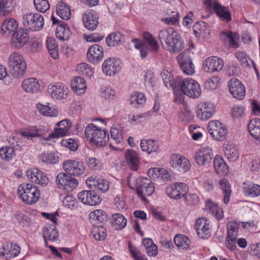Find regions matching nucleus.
Listing matches in <instances>:
<instances>
[{"label":"nucleus","instance_id":"obj_1","mask_svg":"<svg viewBox=\"0 0 260 260\" xmlns=\"http://www.w3.org/2000/svg\"><path fill=\"white\" fill-rule=\"evenodd\" d=\"M143 41L137 39L132 40L136 49L140 51L142 58H145L150 50L152 52L157 51L159 46L157 41L148 32H144L143 35Z\"/></svg>","mask_w":260,"mask_h":260},{"label":"nucleus","instance_id":"obj_2","mask_svg":"<svg viewBox=\"0 0 260 260\" xmlns=\"http://www.w3.org/2000/svg\"><path fill=\"white\" fill-rule=\"evenodd\" d=\"M84 133L86 138L97 146H104L109 140L107 131L98 128L93 123L89 124L86 127Z\"/></svg>","mask_w":260,"mask_h":260},{"label":"nucleus","instance_id":"obj_3","mask_svg":"<svg viewBox=\"0 0 260 260\" xmlns=\"http://www.w3.org/2000/svg\"><path fill=\"white\" fill-rule=\"evenodd\" d=\"M8 69L10 74L14 78H20L23 76L26 69V63L20 54L14 52L10 55Z\"/></svg>","mask_w":260,"mask_h":260},{"label":"nucleus","instance_id":"obj_4","mask_svg":"<svg viewBox=\"0 0 260 260\" xmlns=\"http://www.w3.org/2000/svg\"><path fill=\"white\" fill-rule=\"evenodd\" d=\"M17 193L24 202L29 205L36 203L40 197L38 187L30 183L20 185L17 189Z\"/></svg>","mask_w":260,"mask_h":260},{"label":"nucleus","instance_id":"obj_5","mask_svg":"<svg viewBox=\"0 0 260 260\" xmlns=\"http://www.w3.org/2000/svg\"><path fill=\"white\" fill-rule=\"evenodd\" d=\"M179 89L187 96L196 98L200 96L201 90L198 83L191 78H186L181 82L179 80V85L177 86Z\"/></svg>","mask_w":260,"mask_h":260},{"label":"nucleus","instance_id":"obj_6","mask_svg":"<svg viewBox=\"0 0 260 260\" xmlns=\"http://www.w3.org/2000/svg\"><path fill=\"white\" fill-rule=\"evenodd\" d=\"M22 24L32 31H38L44 26V18L38 13H27L22 16Z\"/></svg>","mask_w":260,"mask_h":260},{"label":"nucleus","instance_id":"obj_7","mask_svg":"<svg viewBox=\"0 0 260 260\" xmlns=\"http://www.w3.org/2000/svg\"><path fill=\"white\" fill-rule=\"evenodd\" d=\"M208 131L215 140L219 141L224 140L228 133L226 126L218 120L209 122Z\"/></svg>","mask_w":260,"mask_h":260},{"label":"nucleus","instance_id":"obj_8","mask_svg":"<svg viewBox=\"0 0 260 260\" xmlns=\"http://www.w3.org/2000/svg\"><path fill=\"white\" fill-rule=\"evenodd\" d=\"M62 168L67 174L75 177L80 176L85 172L83 162L76 160L69 159L64 161Z\"/></svg>","mask_w":260,"mask_h":260},{"label":"nucleus","instance_id":"obj_9","mask_svg":"<svg viewBox=\"0 0 260 260\" xmlns=\"http://www.w3.org/2000/svg\"><path fill=\"white\" fill-rule=\"evenodd\" d=\"M154 191L152 181L147 177L141 178L138 183L137 191L138 195L144 202H148L146 196H151Z\"/></svg>","mask_w":260,"mask_h":260},{"label":"nucleus","instance_id":"obj_10","mask_svg":"<svg viewBox=\"0 0 260 260\" xmlns=\"http://www.w3.org/2000/svg\"><path fill=\"white\" fill-rule=\"evenodd\" d=\"M69 175L63 173H59L57 175L56 183L58 188L68 190L76 188L78 185V181Z\"/></svg>","mask_w":260,"mask_h":260},{"label":"nucleus","instance_id":"obj_11","mask_svg":"<svg viewBox=\"0 0 260 260\" xmlns=\"http://www.w3.org/2000/svg\"><path fill=\"white\" fill-rule=\"evenodd\" d=\"M188 187L184 183H175L166 189L167 194L172 199L178 200L184 197L187 192Z\"/></svg>","mask_w":260,"mask_h":260},{"label":"nucleus","instance_id":"obj_12","mask_svg":"<svg viewBox=\"0 0 260 260\" xmlns=\"http://www.w3.org/2000/svg\"><path fill=\"white\" fill-rule=\"evenodd\" d=\"M121 69L120 60L113 57L106 59L102 64L103 73L107 76H114Z\"/></svg>","mask_w":260,"mask_h":260},{"label":"nucleus","instance_id":"obj_13","mask_svg":"<svg viewBox=\"0 0 260 260\" xmlns=\"http://www.w3.org/2000/svg\"><path fill=\"white\" fill-rule=\"evenodd\" d=\"M215 112V106L209 102L202 103L198 105L197 116L201 120L205 121L210 118Z\"/></svg>","mask_w":260,"mask_h":260},{"label":"nucleus","instance_id":"obj_14","mask_svg":"<svg viewBox=\"0 0 260 260\" xmlns=\"http://www.w3.org/2000/svg\"><path fill=\"white\" fill-rule=\"evenodd\" d=\"M223 60L217 56L207 58L203 64V69L206 72L213 73L220 71L223 67Z\"/></svg>","mask_w":260,"mask_h":260},{"label":"nucleus","instance_id":"obj_15","mask_svg":"<svg viewBox=\"0 0 260 260\" xmlns=\"http://www.w3.org/2000/svg\"><path fill=\"white\" fill-rule=\"evenodd\" d=\"M78 198L81 202L90 206H95L102 200L94 191L83 190L78 193Z\"/></svg>","mask_w":260,"mask_h":260},{"label":"nucleus","instance_id":"obj_16","mask_svg":"<svg viewBox=\"0 0 260 260\" xmlns=\"http://www.w3.org/2000/svg\"><path fill=\"white\" fill-rule=\"evenodd\" d=\"M180 67L183 72L188 75H191L195 72L194 67L190 58L182 52L177 57Z\"/></svg>","mask_w":260,"mask_h":260},{"label":"nucleus","instance_id":"obj_17","mask_svg":"<svg viewBox=\"0 0 260 260\" xmlns=\"http://www.w3.org/2000/svg\"><path fill=\"white\" fill-rule=\"evenodd\" d=\"M213 156L212 150L204 147L197 151L194 155V160L199 165L205 166L211 162Z\"/></svg>","mask_w":260,"mask_h":260},{"label":"nucleus","instance_id":"obj_18","mask_svg":"<svg viewBox=\"0 0 260 260\" xmlns=\"http://www.w3.org/2000/svg\"><path fill=\"white\" fill-rule=\"evenodd\" d=\"M230 93L237 99H242L245 95V88L242 83L236 78H232L229 82Z\"/></svg>","mask_w":260,"mask_h":260},{"label":"nucleus","instance_id":"obj_19","mask_svg":"<svg viewBox=\"0 0 260 260\" xmlns=\"http://www.w3.org/2000/svg\"><path fill=\"white\" fill-rule=\"evenodd\" d=\"M27 177L32 182L38 184L42 186H46L48 182L47 177L44 173L37 168L28 169L26 172Z\"/></svg>","mask_w":260,"mask_h":260},{"label":"nucleus","instance_id":"obj_20","mask_svg":"<svg viewBox=\"0 0 260 260\" xmlns=\"http://www.w3.org/2000/svg\"><path fill=\"white\" fill-rule=\"evenodd\" d=\"M170 164L172 167L177 168L180 172H186L190 169V164L188 159L180 154H172Z\"/></svg>","mask_w":260,"mask_h":260},{"label":"nucleus","instance_id":"obj_21","mask_svg":"<svg viewBox=\"0 0 260 260\" xmlns=\"http://www.w3.org/2000/svg\"><path fill=\"white\" fill-rule=\"evenodd\" d=\"M28 40V35L26 29L20 28L13 34L12 38V45L16 49H19L23 46Z\"/></svg>","mask_w":260,"mask_h":260},{"label":"nucleus","instance_id":"obj_22","mask_svg":"<svg viewBox=\"0 0 260 260\" xmlns=\"http://www.w3.org/2000/svg\"><path fill=\"white\" fill-rule=\"evenodd\" d=\"M83 22L85 27L89 30H94L99 23L98 14L93 10L86 11L83 15Z\"/></svg>","mask_w":260,"mask_h":260},{"label":"nucleus","instance_id":"obj_23","mask_svg":"<svg viewBox=\"0 0 260 260\" xmlns=\"http://www.w3.org/2000/svg\"><path fill=\"white\" fill-rule=\"evenodd\" d=\"M51 19L53 24L59 23L55 31L56 38L61 41L68 40L70 38L71 32L67 24L63 21H59L54 16H52Z\"/></svg>","mask_w":260,"mask_h":260},{"label":"nucleus","instance_id":"obj_24","mask_svg":"<svg viewBox=\"0 0 260 260\" xmlns=\"http://www.w3.org/2000/svg\"><path fill=\"white\" fill-rule=\"evenodd\" d=\"M103 48L98 44H94L90 46L87 52L88 61L93 63H97L103 57Z\"/></svg>","mask_w":260,"mask_h":260},{"label":"nucleus","instance_id":"obj_25","mask_svg":"<svg viewBox=\"0 0 260 260\" xmlns=\"http://www.w3.org/2000/svg\"><path fill=\"white\" fill-rule=\"evenodd\" d=\"M196 229L199 237L207 239L210 236V224L206 218H200L196 222Z\"/></svg>","mask_w":260,"mask_h":260},{"label":"nucleus","instance_id":"obj_26","mask_svg":"<svg viewBox=\"0 0 260 260\" xmlns=\"http://www.w3.org/2000/svg\"><path fill=\"white\" fill-rule=\"evenodd\" d=\"M164 48L171 53H179L184 49V43L182 37L177 33Z\"/></svg>","mask_w":260,"mask_h":260},{"label":"nucleus","instance_id":"obj_27","mask_svg":"<svg viewBox=\"0 0 260 260\" xmlns=\"http://www.w3.org/2000/svg\"><path fill=\"white\" fill-rule=\"evenodd\" d=\"M177 33L173 27H168L159 31L158 38L161 45L164 47L171 41Z\"/></svg>","mask_w":260,"mask_h":260},{"label":"nucleus","instance_id":"obj_28","mask_svg":"<svg viewBox=\"0 0 260 260\" xmlns=\"http://www.w3.org/2000/svg\"><path fill=\"white\" fill-rule=\"evenodd\" d=\"M58 127L55 129L54 132L51 135L52 138L62 137L69 134V130L71 127V123L69 120H63L58 122Z\"/></svg>","mask_w":260,"mask_h":260},{"label":"nucleus","instance_id":"obj_29","mask_svg":"<svg viewBox=\"0 0 260 260\" xmlns=\"http://www.w3.org/2000/svg\"><path fill=\"white\" fill-rule=\"evenodd\" d=\"M20 252V247L16 244L6 243L3 246L1 254L5 256L6 258H13L17 256Z\"/></svg>","mask_w":260,"mask_h":260},{"label":"nucleus","instance_id":"obj_30","mask_svg":"<svg viewBox=\"0 0 260 260\" xmlns=\"http://www.w3.org/2000/svg\"><path fill=\"white\" fill-rule=\"evenodd\" d=\"M125 158L128 166L132 171H137L139 165V156L135 151L128 149L125 152Z\"/></svg>","mask_w":260,"mask_h":260},{"label":"nucleus","instance_id":"obj_31","mask_svg":"<svg viewBox=\"0 0 260 260\" xmlns=\"http://www.w3.org/2000/svg\"><path fill=\"white\" fill-rule=\"evenodd\" d=\"M235 56L243 68H248L250 67V63H251L253 67L257 76L259 77V74L258 69L256 68L255 63L249 58L246 52L238 51L236 53Z\"/></svg>","mask_w":260,"mask_h":260},{"label":"nucleus","instance_id":"obj_32","mask_svg":"<svg viewBox=\"0 0 260 260\" xmlns=\"http://www.w3.org/2000/svg\"><path fill=\"white\" fill-rule=\"evenodd\" d=\"M161 76L164 81L165 85L167 88L172 87L173 89L177 88V86L179 85V77H177L174 79L170 72L167 70H164L161 73Z\"/></svg>","mask_w":260,"mask_h":260},{"label":"nucleus","instance_id":"obj_33","mask_svg":"<svg viewBox=\"0 0 260 260\" xmlns=\"http://www.w3.org/2000/svg\"><path fill=\"white\" fill-rule=\"evenodd\" d=\"M21 87L26 92L34 93L39 90L40 84L37 79L28 78L23 80Z\"/></svg>","mask_w":260,"mask_h":260},{"label":"nucleus","instance_id":"obj_34","mask_svg":"<svg viewBox=\"0 0 260 260\" xmlns=\"http://www.w3.org/2000/svg\"><path fill=\"white\" fill-rule=\"evenodd\" d=\"M213 10L222 21L228 23L232 20L231 13L228 7L216 4Z\"/></svg>","mask_w":260,"mask_h":260},{"label":"nucleus","instance_id":"obj_35","mask_svg":"<svg viewBox=\"0 0 260 260\" xmlns=\"http://www.w3.org/2000/svg\"><path fill=\"white\" fill-rule=\"evenodd\" d=\"M66 89L62 84L56 85H49L48 87V92L51 95L52 98L56 99H62L64 98L66 93Z\"/></svg>","mask_w":260,"mask_h":260},{"label":"nucleus","instance_id":"obj_36","mask_svg":"<svg viewBox=\"0 0 260 260\" xmlns=\"http://www.w3.org/2000/svg\"><path fill=\"white\" fill-rule=\"evenodd\" d=\"M73 90L78 95L85 92L86 86L84 79L80 77H76L72 81L71 83Z\"/></svg>","mask_w":260,"mask_h":260},{"label":"nucleus","instance_id":"obj_37","mask_svg":"<svg viewBox=\"0 0 260 260\" xmlns=\"http://www.w3.org/2000/svg\"><path fill=\"white\" fill-rule=\"evenodd\" d=\"M18 26L17 21L12 18H6L2 25V30L7 34L14 33Z\"/></svg>","mask_w":260,"mask_h":260},{"label":"nucleus","instance_id":"obj_38","mask_svg":"<svg viewBox=\"0 0 260 260\" xmlns=\"http://www.w3.org/2000/svg\"><path fill=\"white\" fill-rule=\"evenodd\" d=\"M206 210L212 214L218 220H220L223 217V212L221 208L211 201L208 200L206 203Z\"/></svg>","mask_w":260,"mask_h":260},{"label":"nucleus","instance_id":"obj_39","mask_svg":"<svg viewBox=\"0 0 260 260\" xmlns=\"http://www.w3.org/2000/svg\"><path fill=\"white\" fill-rule=\"evenodd\" d=\"M213 166L215 172L220 175H225L228 173V166L222 157L216 155L213 160Z\"/></svg>","mask_w":260,"mask_h":260},{"label":"nucleus","instance_id":"obj_40","mask_svg":"<svg viewBox=\"0 0 260 260\" xmlns=\"http://www.w3.org/2000/svg\"><path fill=\"white\" fill-rule=\"evenodd\" d=\"M248 128L251 136L258 140L260 137V119L258 118L252 119L249 122Z\"/></svg>","mask_w":260,"mask_h":260},{"label":"nucleus","instance_id":"obj_41","mask_svg":"<svg viewBox=\"0 0 260 260\" xmlns=\"http://www.w3.org/2000/svg\"><path fill=\"white\" fill-rule=\"evenodd\" d=\"M145 102V96L142 92H135L132 93L129 99L131 105L137 108L142 107Z\"/></svg>","mask_w":260,"mask_h":260},{"label":"nucleus","instance_id":"obj_42","mask_svg":"<svg viewBox=\"0 0 260 260\" xmlns=\"http://www.w3.org/2000/svg\"><path fill=\"white\" fill-rule=\"evenodd\" d=\"M112 226L114 229L120 230L126 225L127 220L124 216L119 213L112 215Z\"/></svg>","mask_w":260,"mask_h":260},{"label":"nucleus","instance_id":"obj_43","mask_svg":"<svg viewBox=\"0 0 260 260\" xmlns=\"http://www.w3.org/2000/svg\"><path fill=\"white\" fill-rule=\"evenodd\" d=\"M140 146L142 151L149 154L157 151L159 148L157 143L153 140H142Z\"/></svg>","mask_w":260,"mask_h":260},{"label":"nucleus","instance_id":"obj_44","mask_svg":"<svg viewBox=\"0 0 260 260\" xmlns=\"http://www.w3.org/2000/svg\"><path fill=\"white\" fill-rule=\"evenodd\" d=\"M43 238L44 241L49 240L55 241L58 238V233L54 225L47 226L44 228L43 231Z\"/></svg>","mask_w":260,"mask_h":260},{"label":"nucleus","instance_id":"obj_45","mask_svg":"<svg viewBox=\"0 0 260 260\" xmlns=\"http://www.w3.org/2000/svg\"><path fill=\"white\" fill-rule=\"evenodd\" d=\"M220 38L222 40H224L225 43H229V46L234 48L239 47L236 42L237 34L232 31H223L220 34Z\"/></svg>","mask_w":260,"mask_h":260},{"label":"nucleus","instance_id":"obj_46","mask_svg":"<svg viewBox=\"0 0 260 260\" xmlns=\"http://www.w3.org/2000/svg\"><path fill=\"white\" fill-rule=\"evenodd\" d=\"M57 14L62 19L68 20L71 17L70 7L62 2H59L56 6Z\"/></svg>","mask_w":260,"mask_h":260},{"label":"nucleus","instance_id":"obj_47","mask_svg":"<svg viewBox=\"0 0 260 260\" xmlns=\"http://www.w3.org/2000/svg\"><path fill=\"white\" fill-rule=\"evenodd\" d=\"M219 187L222 190L223 193V201L226 204L230 201L231 195V187L229 181L223 178L221 179L219 183Z\"/></svg>","mask_w":260,"mask_h":260},{"label":"nucleus","instance_id":"obj_48","mask_svg":"<svg viewBox=\"0 0 260 260\" xmlns=\"http://www.w3.org/2000/svg\"><path fill=\"white\" fill-rule=\"evenodd\" d=\"M59 154L58 152H45L41 154V158L43 162L46 164H56L59 161Z\"/></svg>","mask_w":260,"mask_h":260},{"label":"nucleus","instance_id":"obj_49","mask_svg":"<svg viewBox=\"0 0 260 260\" xmlns=\"http://www.w3.org/2000/svg\"><path fill=\"white\" fill-rule=\"evenodd\" d=\"M124 35L120 32H112L106 38V43L109 46L118 45L124 39Z\"/></svg>","mask_w":260,"mask_h":260},{"label":"nucleus","instance_id":"obj_50","mask_svg":"<svg viewBox=\"0 0 260 260\" xmlns=\"http://www.w3.org/2000/svg\"><path fill=\"white\" fill-rule=\"evenodd\" d=\"M243 191L245 194L251 197H257L260 195V186L256 184L244 183Z\"/></svg>","mask_w":260,"mask_h":260},{"label":"nucleus","instance_id":"obj_51","mask_svg":"<svg viewBox=\"0 0 260 260\" xmlns=\"http://www.w3.org/2000/svg\"><path fill=\"white\" fill-rule=\"evenodd\" d=\"M224 154L227 158L231 161H235L239 157V152L235 146L233 144H228L224 148Z\"/></svg>","mask_w":260,"mask_h":260},{"label":"nucleus","instance_id":"obj_52","mask_svg":"<svg viewBox=\"0 0 260 260\" xmlns=\"http://www.w3.org/2000/svg\"><path fill=\"white\" fill-rule=\"evenodd\" d=\"M168 16L161 19V21L168 25H175L179 20V13L174 9L172 11H168Z\"/></svg>","mask_w":260,"mask_h":260},{"label":"nucleus","instance_id":"obj_53","mask_svg":"<svg viewBox=\"0 0 260 260\" xmlns=\"http://www.w3.org/2000/svg\"><path fill=\"white\" fill-rule=\"evenodd\" d=\"M37 107L40 113L43 116L55 117L58 115L57 110L47 105L45 106L41 104H38Z\"/></svg>","mask_w":260,"mask_h":260},{"label":"nucleus","instance_id":"obj_54","mask_svg":"<svg viewBox=\"0 0 260 260\" xmlns=\"http://www.w3.org/2000/svg\"><path fill=\"white\" fill-rule=\"evenodd\" d=\"M174 241L176 245L182 249H187L189 246V240L185 236L177 235L175 236Z\"/></svg>","mask_w":260,"mask_h":260},{"label":"nucleus","instance_id":"obj_55","mask_svg":"<svg viewBox=\"0 0 260 260\" xmlns=\"http://www.w3.org/2000/svg\"><path fill=\"white\" fill-rule=\"evenodd\" d=\"M228 234L226 237L237 239L239 232V224L234 221H229L226 225Z\"/></svg>","mask_w":260,"mask_h":260},{"label":"nucleus","instance_id":"obj_56","mask_svg":"<svg viewBox=\"0 0 260 260\" xmlns=\"http://www.w3.org/2000/svg\"><path fill=\"white\" fill-rule=\"evenodd\" d=\"M15 155V150L12 147L7 146L0 148V157L9 161Z\"/></svg>","mask_w":260,"mask_h":260},{"label":"nucleus","instance_id":"obj_57","mask_svg":"<svg viewBox=\"0 0 260 260\" xmlns=\"http://www.w3.org/2000/svg\"><path fill=\"white\" fill-rule=\"evenodd\" d=\"M13 8L12 0H0V15H5Z\"/></svg>","mask_w":260,"mask_h":260},{"label":"nucleus","instance_id":"obj_58","mask_svg":"<svg viewBox=\"0 0 260 260\" xmlns=\"http://www.w3.org/2000/svg\"><path fill=\"white\" fill-rule=\"evenodd\" d=\"M77 71L83 76L90 78L93 75V71L89 65L85 63H82L77 67Z\"/></svg>","mask_w":260,"mask_h":260},{"label":"nucleus","instance_id":"obj_59","mask_svg":"<svg viewBox=\"0 0 260 260\" xmlns=\"http://www.w3.org/2000/svg\"><path fill=\"white\" fill-rule=\"evenodd\" d=\"M90 218L94 220L102 222L107 219L106 212L102 210H94L89 214Z\"/></svg>","mask_w":260,"mask_h":260},{"label":"nucleus","instance_id":"obj_60","mask_svg":"<svg viewBox=\"0 0 260 260\" xmlns=\"http://www.w3.org/2000/svg\"><path fill=\"white\" fill-rule=\"evenodd\" d=\"M34 3L36 10L41 12H45L49 8L47 0H34Z\"/></svg>","mask_w":260,"mask_h":260},{"label":"nucleus","instance_id":"obj_61","mask_svg":"<svg viewBox=\"0 0 260 260\" xmlns=\"http://www.w3.org/2000/svg\"><path fill=\"white\" fill-rule=\"evenodd\" d=\"M111 138L113 139L116 143H120L123 141L122 131L116 127H112L110 130Z\"/></svg>","mask_w":260,"mask_h":260},{"label":"nucleus","instance_id":"obj_62","mask_svg":"<svg viewBox=\"0 0 260 260\" xmlns=\"http://www.w3.org/2000/svg\"><path fill=\"white\" fill-rule=\"evenodd\" d=\"M115 90L110 87H105L101 89V95L106 100H112L115 96Z\"/></svg>","mask_w":260,"mask_h":260},{"label":"nucleus","instance_id":"obj_63","mask_svg":"<svg viewBox=\"0 0 260 260\" xmlns=\"http://www.w3.org/2000/svg\"><path fill=\"white\" fill-rule=\"evenodd\" d=\"M85 161L89 168L95 170H100L101 169V163L96 158L94 157H87L85 159Z\"/></svg>","mask_w":260,"mask_h":260},{"label":"nucleus","instance_id":"obj_64","mask_svg":"<svg viewBox=\"0 0 260 260\" xmlns=\"http://www.w3.org/2000/svg\"><path fill=\"white\" fill-rule=\"evenodd\" d=\"M61 144L74 151L78 148L77 142L73 139H63L61 141Z\"/></svg>","mask_w":260,"mask_h":260}]
</instances>
